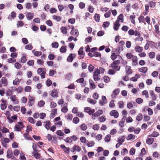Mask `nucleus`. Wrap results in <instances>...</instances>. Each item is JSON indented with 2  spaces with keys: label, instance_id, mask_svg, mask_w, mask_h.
<instances>
[{
  "label": "nucleus",
  "instance_id": "nucleus-1",
  "mask_svg": "<svg viewBox=\"0 0 160 160\" xmlns=\"http://www.w3.org/2000/svg\"><path fill=\"white\" fill-rule=\"evenodd\" d=\"M24 127L23 123L22 122H18L14 127L15 130L17 131H20Z\"/></svg>",
  "mask_w": 160,
  "mask_h": 160
},
{
  "label": "nucleus",
  "instance_id": "nucleus-2",
  "mask_svg": "<svg viewBox=\"0 0 160 160\" xmlns=\"http://www.w3.org/2000/svg\"><path fill=\"white\" fill-rule=\"evenodd\" d=\"M103 111L101 110H99L97 112H95L92 116V118L93 120H95L96 117H98L102 114Z\"/></svg>",
  "mask_w": 160,
  "mask_h": 160
},
{
  "label": "nucleus",
  "instance_id": "nucleus-3",
  "mask_svg": "<svg viewBox=\"0 0 160 160\" xmlns=\"http://www.w3.org/2000/svg\"><path fill=\"white\" fill-rule=\"evenodd\" d=\"M72 30L71 31L70 34L71 35L76 37H77L79 35L78 31L77 29H74L73 26H71Z\"/></svg>",
  "mask_w": 160,
  "mask_h": 160
},
{
  "label": "nucleus",
  "instance_id": "nucleus-4",
  "mask_svg": "<svg viewBox=\"0 0 160 160\" xmlns=\"http://www.w3.org/2000/svg\"><path fill=\"white\" fill-rule=\"evenodd\" d=\"M10 99L13 102V104H18L19 103V101L16 96L15 95H12L10 98Z\"/></svg>",
  "mask_w": 160,
  "mask_h": 160
},
{
  "label": "nucleus",
  "instance_id": "nucleus-5",
  "mask_svg": "<svg viewBox=\"0 0 160 160\" xmlns=\"http://www.w3.org/2000/svg\"><path fill=\"white\" fill-rule=\"evenodd\" d=\"M84 110L85 112H87L90 115H92L95 111V110L94 109H92L90 107H87L85 108Z\"/></svg>",
  "mask_w": 160,
  "mask_h": 160
},
{
  "label": "nucleus",
  "instance_id": "nucleus-6",
  "mask_svg": "<svg viewBox=\"0 0 160 160\" xmlns=\"http://www.w3.org/2000/svg\"><path fill=\"white\" fill-rule=\"evenodd\" d=\"M83 47H81L79 49V50L78 51V54L80 55V58L82 59L83 58L85 55V53L83 51Z\"/></svg>",
  "mask_w": 160,
  "mask_h": 160
},
{
  "label": "nucleus",
  "instance_id": "nucleus-7",
  "mask_svg": "<svg viewBox=\"0 0 160 160\" xmlns=\"http://www.w3.org/2000/svg\"><path fill=\"white\" fill-rule=\"evenodd\" d=\"M110 114L111 116H113L115 118H117L118 117V113L115 110L111 111L110 113Z\"/></svg>",
  "mask_w": 160,
  "mask_h": 160
},
{
  "label": "nucleus",
  "instance_id": "nucleus-8",
  "mask_svg": "<svg viewBox=\"0 0 160 160\" xmlns=\"http://www.w3.org/2000/svg\"><path fill=\"white\" fill-rule=\"evenodd\" d=\"M120 25V24L119 23V21H118V20H117L114 23L113 28L114 30L116 31L118 29Z\"/></svg>",
  "mask_w": 160,
  "mask_h": 160
},
{
  "label": "nucleus",
  "instance_id": "nucleus-9",
  "mask_svg": "<svg viewBox=\"0 0 160 160\" xmlns=\"http://www.w3.org/2000/svg\"><path fill=\"white\" fill-rule=\"evenodd\" d=\"M125 71L127 74H130L132 73V70L131 67L127 65L125 67Z\"/></svg>",
  "mask_w": 160,
  "mask_h": 160
},
{
  "label": "nucleus",
  "instance_id": "nucleus-10",
  "mask_svg": "<svg viewBox=\"0 0 160 160\" xmlns=\"http://www.w3.org/2000/svg\"><path fill=\"white\" fill-rule=\"evenodd\" d=\"M75 56V54L72 53L70 54L67 58V61L69 62H72Z\"/></svg>",
  "mask_w": 160,
  "mask_h": 160
},
{
  "label": "nucleus",
  "instance_id": "nucleus-11",
  "mask_svg": "<svg viewBox=\"0 0 160 160\" xmlns=\"http://www.w3.org/2000/svg\"><path fill=\"white\" fill-rule=\"evenodd\" d=\"M34 13L32 12H28L26 15V16L28 20H32L34 17Z\"/></svg>",
  "mask_w": 160,
  "mask_h": 160
},
{
  "label": "nucleus",
  "instance_id": "nucleus-12",
  "mask_svg": "<svg viewBox=\"0 0 160 160\" xmlns=\"http://www.w3.org/2000/svg\"><path fill=\"white\" fill-rule=\"evenodd\" d=\"M28 99L29 101V106H31L33 104L34 102L35 98L32 96H29Z\"/></svg>",
  "mask_w": 160,
  "mask_h": 160
},
{
  "label": "nucleus",
  "instance_id": "nucleus-13",
  "mask_svg": "<svg viewBox=\"0 0 160 160\" xmlns=\"http://www.w3.org/2000/svg\"><path fill=\"white\" fill-rule=\"evenodd\" d=\"M89 82L90 84V88L92 90L95 89L96 88V85H95L93 81L92 80H89Z\"/></svg>",
  "mask_w": 160,
  "mask_h": 160
},
{
  "label": "nucleus",
  "instance_id": "nucleus-14",
  "mask_svg": "<svg viewBox=\"0 0 160 160\" xmlns=\"http://www.w3.org/2000/svg\"><path fill=\"white\" fill-rule=\"evenodd\" d=\"M149 92L152 99L153 100H156L157 97L156 95L154 94L153 91L152 90H150Z\"/></svg>",
  "mask_w": 160,
  "mask_h": 160
},
{
  "label": "nucleus",
  "instance_id": "nucleus-15",
  "mask_svg": "<svg viewBox=\"0 0 160 160\" xmlns=\"http://www.w3.org/2000/svg\"><path fill=\"white\" fill-rule=\"evenodd\" d=\"M58 91L57 90H52L51 93V96L53 98H56L58 97Z\"/></svg>",
  "mask_w": 160,
  "mask_h": 160
},
{
  "label": "nucleus",
  "instance_id": "nucleus-16",
  "mask_svg": "<svg viewBox=\"0 0 160 160\" xmlns=\"http://www.w3.org/2000/svg\"><path fill=\"white\" fill-rule=\"evenodd\" d=\"M132 65L134 66H136L138 64V58L137 56H134L132 59Z\"/></svg>",
  "mask_w": 160,
  "mask_h": 160
},
{
  "label": "nucleus",
  "instance_id": "nucleus-17",
  "mask_svg": "<svg viewBox=\"0 0 160 160\" xmlns=\"http://www.w3.org/2000/svg\"><path fill=\"white\" fill-rule=\"evenodd\" d=\"M111 67L113 69L116 70V71H119L120 68V66L118 65H114L113 64H111Z\"/></svg>",
  "mask_w": 160,
  "mask_h": 160
},
{
  "label": "nucleus",
  "instance_id": "nucleus-18",
  "mask_svg": "<svg viewBox=\"0 0 160 160\" xmlns=\"http://www.w3.org/2000/svg\"><path fill=\"white\" fill-rule=\"evenodd\" d=\"M44 125L45 128L47 130H48L50 128V126L51 125V123L49 121H46L44 122Z\"/></svg>",
  "mask_w": 160,
  "mask_h": 160
},
{
  "label": "nucleus",
  "instance_id": "nucleus-19",
  "mask_svg": "<svg viewBox=\"0 0 160 160\" xmlns=\"http://www.w3.org/2000/svg\"><path fill=\"white\" fill-rule=\"evenodd\" d=\"M0 82L2 84H4L5 86H6L8 84L7 80L6 78L3 77L0 80Z\"/></svg>",
  "mask_w": 160,
  "mask_h": 160
},
{
  "label": "nucleus",
  "instance_id": "nucleus-20",
  "mask_svg": "<svg viewBox=\"0 0 160 160\" xmlns=\"http://www.w3.org/2000/svg\"><path fill=\"white\" fill-rule=\"evenodd\" d=\"M135 139V136L131 134H128L126 138V139L127 140H134Z\"/></svg>",
  "mask_w": 160,
  "mask_h": 160
},
{
  "label": "nucleus",
  "instance_id": "nucleus-21",
  "mask_svg": "<svg viewBox=\"0 0 160 160\" xmlns=\"http://www.w3.org/2000/svg\"><path fill=\"white\" fill-rule=\"evenodd\" d=\"M119 92L120 90L119 89H115L113 91V94L112 95V97H115V95H118Z\"/></svg>",
  "mask_w": 160,
  "mask_h": 160
},
{
  "label": "nucleus",
  "instance_id": "nucleus-22",
  "mask_svg": "<svg viewBox=\"0 0 160 160\" xmlns=\"http://www.w3.org/2000/svg\"><path fill=\"white\" fill-rule=\"evenodd\" d=\"M135 49L136 52H139L143 50V48L142 47L137 46L135 47Z\"/></svg>",
  "mask_w": 160,
  "mask_h": 160
},
{
  "label": "nucleus",
  "instance_id": "nucleus-23",
  "mask_svg": "<svg viewBox=\"0 0 160 160\" xmlns=\"http://www.w3.org/2000/svg\"><path fill=\"white\" fill-rule=\"evenodd\" d=\"M148 68L147 67H142L139 69L138 71L140 72L144 73H145L147 72Z\"/></svg>",
  "mask_w": 160,
  "mask_h": 160
},
{
  "label": "nucleus",
  "instance_id": "nucleus-24",
  "mask_svg": "<svg viewBox=\"0 0 160 160\" xmlns=\"http://www.w3.org/2000/svg\"><path fill=\"white\" fill-rule=\"evenodd\" d=\"M33 154L34 155V157L36 159H38L40 158V155L38 153V151H34L33 152Z\"/></svg>",
  "mask_w": 160,
  "mask_h": 160
},
{
  "label": "nucleus",
  "instance_id": "nucleus-25",
  "mask_svg": "<svg viewBox=\"0 0 160 160\" xmlns=\"http://www.w3.org/2000/svg\"><path fill=\"white\" fill-rule=\"evenodd\" d=\"M125 117H123L122 118L121 121L119 122V124L120 127L122 128L124 126V124L125 122Z\"/></svg>",
  "mask_w": 160,
  "mask_h": 160
},
{
  "label": "nucleus",
  "instance_id": "nucleus-26",
  "mask_svg": "<svg viewBox=\"0 0 160 160\" xmlns=\"http://www.w3.org/2000/svg\"><path fill=\"white\" fill-rule=\"evenodd\" d=\"M68 111V108H67V105L64 104L63 105V107L62 108L61 111L64 113H66Z\"/></svg>",
  "mask_w": 160,
  "mask_h": 160
},
{
  "label": "nucleus",
  "instance_id": "nucleus-27",
  "mask_svg": "<svg viewBox=\"0 0 160 160\" xmlns=\"http://www.w3.org/2000/svg\"><path fill=\"white\" fill-rule=\"evenodd\" d=\"M52 18L54 20H56L58 22L60 21L62 19L61 17L59 16H57L55 15L52 16Z\"/></svg>",
  "mask_w": 160,
  "mask_h": 160
},
{
  "label": "nucleus",
  "instance_id": "nucleus-28",
  "mask_svg": "<svg viewBox=\"0 0 160 160\" xmlns=\"http://www.w3.org/2000/svg\"><path fill=\"white\" fill-rule=\"evenodd\" d=\"M154 141V139L153 138H149L146 140V143L149 145L151 144Z\"/></svg>",
  "mask_w": 160,
  "mask_h": 160
},
{
  "label": "nucleus",
  "instance_id": "nucleus-29",
  "mask_svg": "<svg viewBox=\"0 0 160 160\" xmlns=\"http://www.w3.org/2000/svg\"><path fill=\"white\" fill-rule=\"evenodd\" d=\"M11 18L9 17H8V19L10 21L12 20V18L14 19L16 17V13L14 12H12L11 13Z\"/></svg>",
  "mask_w": 160,
  "mask_h": 160
},
{
  "label": "nucleus",
  "instance_id": "nucleus-30",
  "mask_svg": "<svg viewBox=\"0 0 160 160\" xmlns=\"http://www.w3.org/2000/svg\"><path fill=\"white\" fill-rule=\"evenodd\" d=\"M95 144V142L93 141H91L88 142L87 143V145L88 147H93Z\"/></svg>",
  "mask_w": 160,
  "mask_h": 160
},
{
  "label": "nucleus",
  "instance_id": "nucleus-31",
  "mask_svg": "<svg viewBox=\"0 0 160 160\" xmlns=\"http://www.w3.org/2000/svg\"><path fill=\"white\" fill-rule=\"evenodd\" d=\"M129 18L131 20V22L133 24H135V15L134 14L130 16Z\"/></svg>",
  "mask_w": 160,
  "mask_h": 160
},
{
  "label": "nucleus",
  "instance_id": "nucleus-32",
  "mask_svg": "<svg viewBox=\"0 0 160 160\" xmlns=\"http://www.w3.org/2000/svg\"><path fill=\"white\" fill-rule=\"evenodd\" d=\"M128 150L126 148H124L121 151V154L122 156H125L128 153Z\"/></svg>",
  "mask_w": 160,
  "mask_h": 160
},
{
  "label": "nucleus",
  "instance_id": "nucleus-33",
  "mask_svg": "<svg viewBox=\"0 0 160 160\" xmlns=\"http://www.w3.org/2000/svg\"><path fill=\"white\" fill-rule=\"evenodd\" d=\"M153 43H154L153 42L148 41L144 46V49L146 50H147L149 48V44L150 45L151 44L153 45Z\"/></svg>",
  "mask_w": 160,
  "mask_h": 160
},
{
  "label": "nucleus",
  "instance_id": "nucleus-34",
  "mask_svg": "<svg viewBox=\"0 0 160 160\" xmlns=\"http://www.w3.org/2000/svg\"><path fill=\"white\" fill-rule=\"evenodd\" d=\"M32 52L33 53L34 55L36 56H39L42 54V53L41 52L35 51L34 50H32Z\"/></svg>",
  "mask_w": 160,
  "mask_h": 160
},
{
  "label": "nucleus",
  "instance_id": "nucleus-35",
  "mask_svg": "<svg viewBox=\"0 0 160 160\" xmlns=\"http://www.w3.org/2000/svg\"><path fill=\"white\" fill-rule=\"evenodd\" d=\"M159 133L158 132L154 131L151 134L149 135V137H157L159 135Z\"/></svg>",
  "mask_w": 160,
  "mask_h": 160
},
{
  "label": "nucleus",
  "instance_id": "nucleus-36",
  "mask_svg": "<svg viewBox=\"0 0 160 160\" xmlns=\"http://www.w3.org/2000/svg\"><path fill=\"white\" fill-rule=\"evenodd\" d=\"M20 81L18 78H15L13 81V84L14 85H18L20 83Z\"/></svg>",
  "mask_w": 160,
  "mask_h": 160
},
{
  "label": "nucleus",
  "instance_id": "nucleus-37",
  "mask_svg": "<svg viewBox=\"0 0 160 160\" xmlns=\"http://www.w3.org/2000/svg\"><path fill=\"white\" fill-rule=\"evenodd\" d=\"M142 94L143 96H145L146 98H149V94L147 91L145 90L143 91L142 92Z\"/></svg>",
  "mask_w": 160,
  "mask_h": 160
},
{
  "label": "nucleus",
  "instance_id": "nucleus-38",
  "mask_svg": "<svg viewBox=\"0 0 160 160\" xmlns=\"http://www.w3.org/2000/svg\"><path fill=\"white\" fill-rule=\"evenodd\" d=\"M142 115L141 113L139 114L136 117V119L138 121H141L142 119Z\"/></svg>",
  "mask_w": 160,
  "mask_h": 160
},
{
  "label": "nucleus",
  "instance_id": "nucleus-39",
  "mask_svg": "<svg viewBox=\"0 0 160 160\" xmlns=\"http://www.w3.org/2000/svg\"><path fill=\"white\" fill-rule=\"evenodd\" d=\"M73 149L74 150L72 151V152H74L75 151H77L78 152L80 151V148L78 146L75 145L73 147Z\"/></svg>",
  "mask_w": 160,
  "mask_h": 160
},
{
  "label": "nucleus",
  "instance_id": "nucleus-40",
  "mask_svg": "<svg viewBox=\"0 0 160 160\" xmlns=\"http://www.w3.org/2000/svg\"><path fill=\"white\" fill-rule=\"evenodd\" d=\"M20 160H26V159L25 157V154L22 152L20 153Z\"/></svg>",
  "mask_w": 160,
  "mask_h": 160
},
{
  "label": "nucleus",
  "instance_id": "nucleus-41",
  "mask_svg": "<svg viewBox=\"0 0 160 160\" xmlns=\"http://www.w3.org/2000/svg\"><path fill=\"white\" fill-rule=\"evenodd\" d=\"M124 137L122 136V137L121 138H119L118 140V142L121 145L122 144L123 142H124Z\"/></svg>",
  "mask_w": 160,
  "mask_h": 160
},
{
  "label": "nucleus",
  "instance_id": "nucleus-42",
  "mask_svg": "<svg viewBox=\"0 0 160 160\" xmlns=\"http://www.w3.org/2000/svg\"><path fill=\"white\" fill-rule=\"evenodd\" d=\"M100 15L99 14L96 13L95 14L94 16V18L95 19V20L97 22H99L100 20Z\"/></svg>",
  "mask_w": 160,
  "mask_h": 160
},
{
  "label": "nucleus",
  "instance_id": "nucleus-43",
  "mask_svg": "<svg viewBox=\"0 0 160 160\" xmlns=\"http://www.w3.org/2000/svg\"><path fill=\"white\" fill-rule=\"evenodd\" d=\"M32 46L31 44L30 43L26 45L25 47V48L26 49L31 50L32 48Z\"/></svg>",
  "mask_w": 160,
  "mask_h": 160
},
{
  "label": "nucleus",
  "instance_id": "nucleus-44",
  "mask_svg": "<svg viewBox=\"0 0 160 160\" xmlns=\"http://www.w3.org/2000/svg\"><path fill=\"white\" fill-rule=\"evenodd\" d=\"M80 127L81 129L83 131L85 130L87 128V125L84 123H83L81 125Z\"/></svg>",
  "mask_w": 160,
  "mask_h": 160
},
{
  "label": "nucleus",
  "instance_id": "nucleus-45",
  "mask_svg": "<svg viewBox=\"0 0 160 160\" xmlns=\"http://www.w3.org/2000/svg\"><path fill=\"white\" fill-rule=\"evenodd\" d=\"M61 32L63 34H66L67 32L66 28L64 27H62L61 28Z\"/></svg>",
  "mask_w": 160,
  "mask_h": 160
},
{
  "label": "nucleus",
  "instance_id": "nucleus-46",
  "mask_svg": "<svg viewBox=\"0 0 160 160\" xmlns=\"http://www.w3.org/2000/svg\"><path fill=\"white\" fill-rule=\"evenodd\" d=\"M123 16L122 14H120L118 17V20L121 21L122 22H123Z\"/></svg>",
  "mask_w": 160,
  "mask_h": 160
},
{
  "label": "nucleus",
  "instance_id": "nucleus-47",
  "mask_svg": "<svg viewBox=\"0 0 160 160\" xmlns=\"http://www.w3.org/2000/svg\"><path fill=\"white\" fill-rule=\"evenodd\" d=\"M87 101L88 102L93 104H95L96 102V101L90 98H88L87 99Z\"/></svg>",
  "mask_w": 160,
  "mask_h": 160
},
{
  "label": "nucleus",
  "instance_id": "nucleus-48",
  "mask_svg": "<svg viewBox=\"0 0 160 160\" xmlns=\"http://www.w3.org/2000/svg\"><path fill=\"white\" fill-rule=\"evenodd\" d=\"M52 46L53 48H57L58 47L59 44L58 42H55L52 44Z\"/></svg>",
  "mask_w": 160,
  "mask_h": 160
},
{
  "label": "nucleus",
  "instance_id": "nucleus-49",
  "mask_svg": "<svg viewBox=\"0 0 160 160\" xmlns=\"http://www.w3.org/2000/svg\"><path fill=\"white\" fill-rule=\"evenodd\" d=\"M149 5L151 8H154L156 5V2L153 1H151L149 2Z\"/></svg>",
  "mask_w": 160,
  "mask_h": 160
},
{
  "label": "nucleus",
  "instance_id": "nucleus-50",
  "mask_svg": "<svg viewBox=\"0 0 160 160\" xmlns=\"http://www.w3.org/2000/svg\"><path fill=\"white\" fill-rule=\"evenodd\" d=\"M66 46H62V47L60 49V51L61 53H64L66 51Z\"/></svg>",
  "mask_w": 160,
  "mask_h": 160
},
{
  "label": "nucleus",
  "instance_id": "nucleus-51",
  "mask_svg": "<svg viewBox=\"0 0 160 160\" xmlns=\"http://www.w3.org/2000/svg\"><path fill=\"white\" fill-rule=\"evenodd\" d=\"M2 142L5 143H8L10 141L9 139L8 138H2Z\"/></svg>",
  "mask_w": 160,
  "mask_h": 160
},
{
  "label": "nucleus",
  "instance_id": "nucleus-52",
  "mask_svg": "<svg viewBox=\"0 0 160 160\" xmlns=\"http://www.w3.org/2000/svg\"><path fill=\"white\" fill-rule=\"evenodd\" d=\"M57 109H53L51 112V114L52 115L53 118L55 116V114H57Z\"/></svg>",
  "mask_w": 160,
  "mask_h": 160
},
{
  "label": "nucleus",
  "instance_id": "nucleus-53",
  "mask_svg": "<svg viewBox=\"0 0 160 160\" xmlns=\"http://www.w3.org/2000/svg\"><path fill=\"white\" fill-rule=\"evenodd\" d=\"M111 139V135H107L105 138L104 140L106 142H109Z\"/></svg>",
  "mask_w": 160,
  "mask_h": 160
},
{
  "label": "nucleus",
  "instance_id": "nucleus-54",
  "mask_svg": "<svg viewBox=\"0 0 160 160\" xmlns=\"http://www.w3.org/2000/svg\"><path fill=\"white\" fill-rule=\"evenodd\" d=\"M45 104V102L41 100L38 102V105L40 107H42Z\"/></svg>",
  "mask_w": 160,
  "mask_h": 160
},
{
  "label": "nucleus",
  "instance_id": "nucleus-55",
  "mask_svg": "<svg viewBox=\"0 0 160 160\" xmlns=\"http://www.w3.org/2000/svg\"><path fill=\"white\" fill-rule=\"evenodd\" d=\"M31 89V87L30 86H27L25 88L24 91L25 92H30Z\"/></svg>",
  "mask_w": 160,
  "mask_h": 160
},
{
  "label": "nucleus",
  "instance_id": "nucleus-56",
  "mask_svg": "<svg viewBox=\"0 0 160 160\" xmlns=\"http://www.w3.org/2000/svg\"><path fill=\"white\" fill-rule=\"evenodd\" d=\"M99 126L97 124H96L92 126V129L94 130H98L99 129Z\"/></svg>",
  "mask_w": 160,
  "mask_h": 160
},
{
  "label": "nucleus",
  "instance_id": "nucleus-57",
  "mask_svg": "<svg viewBox=\"0 0 160 160\" xmlns=\"http://www.w3.org/2000/svg\"><path fill=\"white\" fill-rule=\"evenodd\" d=\"M148 55L150 58H153L155 57V54L154 52H152L149 53Z\"/></svg>",
  "mask_w": 160,
  "mask_h": 160
},
{
  "label": "nucleus",
  "instance_id": "nucleus-58",
  "mask_svg": "<svg viewBox=\"0 0 160 160\" xmlns=\"http://www.w3.org/2000/svg\"><path fill=\"white\" fill-rule=\"evenodd\" d=\"M109 22L107 21L103 22V27L104 28H107L109 27Z\"/></svg>",
  "mask_w": 160,
  "mask_h": 160
},
{
  "label": "nucleus",
  "instance_id": "nucleus-59",
  "mask_svg": "<svg viewBox=\"0 0 160 160\" xmlns=\"http://www.w3.org/2000/svg\"><path fill=\"white\" fill-rule=\"evenodd\" d=\"M79 121V118L77 117H75L73 119V122L74 123L78 124Z\"/></svg>",
  "mask_w": 160,
  "mask_h": 160
},
{
  "label": "nucleus",
  "instance_id": "nucleus-60",
  "mask_svg": "<svg viewBox=\"0 0 160 160\" xmlns=\"http://www.w3.org/2000/svg\"><path fill=\"white\" fill-rule=\"evenodd\" d=\"M80 140L81 142L85 143H86V139L84 137H81L80 138Z\"/></svg>",
  "mask_w": 160,
  "mask_h": 160
},
{
  "label": "nucleus",
  "instance_id": "nucleus-61",
  "mask_svg": "<svg viewBox=\"0 0 160 160\" xmlns=\"http://www.w3.org/2000/svg\"><path fill=\"white\" fill-rule=\"evenodd\" d=\"M21 100L22 103H26L27 102V99L26 97H23L22 98Z\"/></svg>",
  "mask_w": 160,
  "mask_h": 160
},
{
  "label": "nucleus",
  "instance_id": "nucleus-62",
  "mask_svg": "<svg viewBox=\"0 0 160 160\" xmlns=\"http://www.w3.org/2000/svg\"><path fill=\"white\" fill-rule=\"evenodd\" d=\"M134 56H133L131 53H128L126 54V57L128 59H131L133 58Z\"/></svg>",
  "mask_w": 160,
  "mask_h": 160
},
{
  "label": "nucleus",
  "instance_id": "nucleus-63",
  "mask_svg": "<svg viewBox=\"0 0 160 160\" xmlns=\"http://www.w3.org/2000/svg\"><path fill=\"white\" fill-rule=\"evenodd\" d=\"M13 154L14 155L17 156L20 153V151L17 149H16L13 151Z\"/></svg>",
  "mask_w": 160,
  "mask_h": 160
},
{
  "label": "nucleus",
  "instance_id": "nucleus-64",
  "mask_svg": "<svg viewBox=\"0 0 160 160\" xmlns=\"http://www.w3.org/2000/svg\"><path fill=\"white\" fill-rule=\"evenodd\" d=\"M56 133L58 135L61 136H63L64 134V133L60 130H58L56 132Z\"/></svg>",
  "mask_w": 160,
  "mask_h": 160
}]
</instances>
